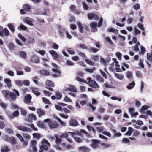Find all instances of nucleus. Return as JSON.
<instances>
[{
  "label": "nucleus",
  "instance_id": "51",
  "mask_svg": "<svg viewBox=\"0 0 152 152\" xmlns=\"http://www.w3.org/2000/svg\"><path fill=\"white\" fill-rule=\"evenodd\" d=\"M137 27L141 30L145 31V29L143 25L141 23H139L137 25Z\"/></svg>",
  "mask_w": 152,
  "mask_h": 152
},
{
  "label": "nucleus",
  "instance_id": "33",
  "mask_svg": "<svg viewBox=\"0 0 152 152\" xmlns=\"http://www.w3.org/2000/svg\"><path fill=\"white\" fill-rule=\"evenodd\" d=\"M85 61L87 64L91 66H94L95 65V63L90 60L86 59H85Z\"/></svg>",
  "mask_w": 152,
  "mask_h": 152
},
{
  "label": "nucleus",
  "instance_id": "53",
  "mask_svg": "<svg viewBox=\"0 0 152 152\" xmlns=\"http://www.w3.org/2000/svg\"><path fill=\"white\" fill-rule=\"evenodd\" d=\"M18 36L23 42H25L26 41V38L24 37L21 34H18Z\"/></svg>",
  "mask_w": 152,
  "mask_h": 152
},
{
  "label": "nucleus",
  "instance_id": "55",
  "mask_svg": "<svg viewBox=\"0 0 152 152\" xmlns=\"http://www.w3.org/2000/svg\"><path fill=\"white\" fill-rule=\"evenodd\" d=\"M55 142L56 143L58 146L61 144V139L59 138H58L56 137V139L55 140Z\"/></svg>",
  "mask_w": 152,
  "mask_h": 152
},
{
  "label": "nucleus",
  "instance_id": "36",
  "mask_svg": "<svg viewBox=\"0 0 152 152\" xmlns=\"http://www.w3.org/2000/svg\"><path fill=\"white\" fill-rule=\"evenodd\" d=\"M1 152H8L10 151L7 146H2L1 147Z\"/></svg>",
  "mask_w": 152,
  "mask_h": 152
},
{
  "label": "nucleus",
  "instance_id": "25",
  "mask_svg": "<svg viewBox=\"0 0 152 152\" xmlns=\"http://www.w3.org/2000/svg\"><path fill=\"white\" fill-rule=\"evenodd\" d=\"M34 138H36L38 140L40 139L41 137V135L40 133H34L32 134Z\"/></svg>",
  "mask_w": 152,
  "mask_h": 152
},
{
  "label": "nucleus",
  "instance_id": "27",
  "mask_svg": "<svg viewBox=\"0 0 152 152\" xmlns=\"http://www.w3.org/2000/svg\"><path fill=\"white\" fill-rule=\"evenodd\" d=\"M46 84L47 86L49 87H53L54 86L53 83L50 80H47L46 82Z\"/></svg>",
  "mask_w": 152,
  "mask_h": 152
},
{
  "label": "nucleus",
  "instance_id": "4",
  "mask_svg": "<svg viewBox=\"0 0 152 152\" xmlns=\"http://www.w3.org/2000/svg\"><path fill=\"white\" fill-rule=\"evenodd\" d=\"M49 52L51 55L54 60H57L60 58V56L58 55L55 51L53 50H50L49 51Z\"/></svg>",
  "mask_w": 152,
  "mask_h": 152
},
{
  "label": "nucleus",
  "instance_id": "10",
  "mask_svg": "<svg viewBox=\"0 0 152 152\" xmlns=\"http://www.w3.org/2000/svg\"><path fill=\"white\" fill-rule=\"evenodd\" d=\"M31 61L34 63H38L39 62V58L36 55H33L31 58Z\"/></svg>",
  "mask_w": 152,
  "mask_h": 152
},
{
  "label": "nucleus",
  "instance_id": "20",
  "mask_svg": "<svg viewBox=\"0 0 152 152\" xmlns=\"http://www.w3.org/2000/svg\"><path fill=\"white\" fill-rule=\"evenodd\" d=\"M40 73L41 75L44 76L49 75L50 74V72L49 71L45 69L41 70Z\"/></svg>",
  "mask_w": 152,
  "mask_h": 152
},
{
  "label": "nucleus",
  "instance_id": "54",
  "mask_svg": "<svg viewBox=\"0 0 152 152\" xmlns=\"http://www.w3.org/2000/svg\"><path fill=\"white\" fill-rule=\"evenodd\" d=\"M140 49L141 52H139V54L140 55L144 54L145 51V50L144 47L143 46H141L140 47Z\"/></svg>",
  "mask_w": 152,
  "mask_h": 152
},
{
  "label": "nucleus",
  "instance_id": "30",
  "mask_svg": "<svg viewBox=\"0 0 152 152\" xmlns=\"http://www.w3.org/2000/svg\"><path fill=\"white\" fill-rule=\"evenodd\" d=\"M20 56L23 59H25L27 57V54L26 52L21 51L19 52Z\"/></svg>",
  "mask_w": 152,
  "mask_h": 152
},
{
  "label": "nucleus",
  "instance_id": "24",
  "mask_svg": "<svg viewBox=\"0 0 152 152\" xmlns=\"http://www.w3.org/2000/svg\"><path fill=\"white\" fill-rule=\"evenodd\" d=\"M135 85L134 82V81L132 82L131 83H130L127 86L126 88L129 90H131L132 89Z\"/></svg>",
  "mask_w": 152,
  "mask_h": 152
},
{
  "label": "nucleus",
  "instance_id": "45",
  "mask_svg": "<svg viewBox=\"0 0 152 152\" xmlns=\"http://www.w3.org/2000/svg\"><path fill=\"white\" fill-rule=\"evenodd\" d=\"M77 24L78 25V27L79 28L80 32L81 33H82L83 29V26L81 24V23L79 22H77Z\"/></svg>",
  "mask_w": 152,
  "mask_h": 152
},
{
  "label": "nucleus",
  "instance_id": "12",
  "mask_svg": "<svg viewBox=\"0 0 152 152\" xmlns=\"http://www.w3.org/2000/svg\"><path fill=\"white\" fill-rule=\"evenodd\" d=\"M88 85L94 88H99V86L98 84L96 82L95 80H92L89 83Z\"/></svg>",
  "mask_w": 152,
  "mask_h": 152
},
{
  "label": "nucleus",
  "instance_id": "44",
  "mask_svg": "<svg viewBox=\"0 0 152 152\" xmlns=\"http://www.w3.org/2000/svg\"><path fill=\"white\" fill-rule=\"evenodd\" d=\"M2 138L4 140L6 141L9 142L10 139V137L8 136L7 135H4L2 137Z\"/></svg>",
  "mask_w": 152,
  "mask_h": 152
},
{
  "label": "nucleus",
  "instance_id": "47",
  "mask_svg": "<svg viewBox=\"0 0 152 152\" xmlns=\"http://www.w3.org/2000/svg\"><path fill=\"white\" fill-rule=\"evenodd\" d=\"M22 134L25 139L29 140L30 139V136L28 134L23 133Z\"/></svg>",
  "mask_w": 152,
  "mask_h": 152
},
{
  "label": "nucleus",
  "instance_id": "7",
  "mask_svg": "<svg viewBox=\"0 0 152 152\" xmlns=\"http://www.w3.org/2000/svg\"><path fill=\"white\" fill-rule=\"evenodd\" d=\"M91 140L92 142V143L91 145L92 147L94 149H96L98 148V144L100 143V141L97 140L92 139Z\"/></svg>",
  "mask_w": 152,
  "mask_h": 152
},
{
  "label": "nucleus",
  "instance_id": "61",
  "mask_svg": "<svg viewBox=\"0 0 152 152\" xmlns=\"http://www.w3.org/2000/svg\"><path fill=\"white\" fill-rule=\"evenodd\" d=\"M43 93L46 96H50L52 94V93L46 90H44L43 91Z\"/></svg>",
  "mask_w": 152,
  "mask_h": 152
},
{
  "label": "nucleus",
  "instance_id": "62",
  "mask_svg": "<svg viewBox=\"0 0 152 152\" xmlns=\"http://www.w3.org/2000/svg\"><path fill=\"white\" fill-rule=\"evenodd\" d=\"M73 138L75 141L78 143L81 142H82V139L79 137H75Z\"/></svg>",
  "mask_w": 152,
  "mask_h": 152
},
{
  "label": "nucleus",
  "instance_id": "37",
  "mask_svg": "<svg viewBox=\"0 0 152 152\" xmlns=\"http://www.w3.org/2000/svg\"><path fill=\"white\" fill-rule=\"evenodd\" d=\"M96 69V68L94 67H93L92 69H91L88 68H85L84 69L85 71L90 73H93L94 72L93 71L94 70H95Z\"/></svg>",
  "mask_w": 152,
  "mask_h": 152
},
{
  "label": "nucleus",
  "instance_id": "43",
  "mask_svg": "<svg viewBox=\"0 0 152 152\" xmlns=\"http://www.w3.org/2000/svg\"><path fill=\"white\" fill-rule=\"evenodd\" d=\"M15 83L18 86H22L23 85V83L21 80H15Z\"/></svg>",
  "mask_w": 152,
  "mask_h": 152
},
{
  "label": "nucleus",
  "instance_id": "31",
  "mask_svg": "<svg viewBox=\"0 0 152 152\" xmlns=\"http://www.w3.org/2000/svg\"><path fill=\"white\" fill-rule=\"evenodd\" d=\"M9 142H10L11 144L13 145H15L17 143L16 140L13 137H10V139Z\"/></svg>",
  "mask_w": 152,
  "mask_h": 152
},
{
  "label": "nucleus",
  "instance_id": "15",
  "mask_svg": "<svg viewBox=\"0 0 152 152\" xmlns=\"http://www.w3.org/2000/svg\"><path fill=\"white\" fill-rule=\"evenodd\" d=\"M69 124L70 126L74 127L76 126L79 125L78 121L77 120L74 119L70 120Z\"/></svg>",
  "mask_w": 152,
  "mask_h": 152
},
{
  "label": "nucleus",
  "instance_id": "18",
  "mask_svg": "<svg viewBox=\"0 0 152 152\" xmlns=\"http://www.w3.org/2000/svg\"><path fill=\"white\" fill-rule=\"evenodd\" d=\"M19 112L18 111L14 112L12 114L8 115V117L11 119H13L14 117H17L19 115Z\"/></svg>",
  "mask_w": 152,
  "mask_h": 152
},
{
  "label": "nucleus",
  "instance_id": "35",
  "mask_svg": "<svg viewBox=\"0 0 152 152\" xmlns=\"http://www.w3.org/2000/svg\"><path fill=\"white\" fill-rule=\"evenodd\" d=\"M100 49L95 48L93 47H91L90 48H88V50L90 52L96 53Z\"/></svg>",
  "mask_w": 152,
  "mask_h": 152
},
{
  "label": "nucleus",
  "instance_id": "59",
  "mask_svg": "<svg viewBox=\"0 0 152 152\" xmlns=\"http://www.w3.org/2000/svg\"><path fill=\"white\" fill-rule=\"evenodd\" d=\"M82 4L84 9L86 10H88L89 8V7L87 4L85 2H83Z\"/></svg>",
  "mask_w": 152,
  "mask_h": 152
},
{
  "label": "nucleus",
  "instance_id": "1",
  "mask_svg": "<svg viewBox=\"0 0 152 152\" xmlns=\"http://www.w3.org/2000/svg\"><path fill=\"white\" fill-rule=\"evenodd\" d=\"M41 143L42 145L40 147V151L39 152H43V151H47L48 150V147L50 146V145L49 142L45 139H43Z\"/></svg>",
  "mask_w": 152,
  "mask_h": 152
},
{
  "label": "nucleus",
  "instance_id": "3",
  "mask_svg": "<svg viewBox=\"0 0 152 152\" xmlns=\"http://www.w3.org/2000/svg\"><path fill=\"white\" fill-rule=\"evenodd\" d=\"M36 120L37 117L36 115L33 114H29L25 119L26 121L30 122L32 121V120Z\"/></svg>",
  "mask_w": 152,
  "mask_h": 152
},
{
  "label": "nucleus",
  "instance_id": "60",
  "mask_svg": "<svg viewBox=\"0 0 152 152\" xmlns=\"http://www.w3.org/2000/svg\"><path fill=\"white\" fill-rule=\"evenodd\" d=\"M57 119L58 121L60 123V124L62 126H66V124L65 123L63 122L62 121L61 119L59 118H58Z\"/></svg>",
  "mask_w": 152,
  "mask_h": 152
},
{
  "label": "nucleus",
  "instance_id": "5",
  "mask_svg": "<svg viewBox=\"0 0 152 152\" xmlns=\"http://www.w3.org/2000/svg\"><path fill=\"white\" fill-rule=\"evenodd\" d=\"M88 18L90 20L94 19L95 20H98L99 17L97 15L94 13H89L87 15Z\"/></svg>",
  "mask_w": 152,
  "mask_h": 152
},
{
  "label": "nucleus",
  "instance_id": "49",
  "mask_svg": "<svg viewBox=\"0 0 152 152\" xmlns=\"http://www.w3.org/2000/svg\"><path fill=\"white\" fill-rule=\"evenodd\" d=\"M126 77L128 79L131 78L132 76V72L128 71L126 72Z\"/></svg>",
  "mask_w": 152,
  "mask_h": 152
},
{
  "label": "nucleus",
  "instance_id": "40",
  "mask_svg": "<svg viewBox=\"0 0 152 152\" xmlns=\"http://www.w3.org/2000/svg\"><path fill=\"white\" fill-rule=\"evenodd\" d=\"M66 29L64 28H61L59 30V33L61 36H63L65 33H66Z\"/></svg>",
  "mask_w": 152,
  "mask_h": 152
},
{
  "label": "nucleus",
  "instance_id": "23",
  "mask_svg": "<svg viewBox=\"0 0 152 152\" xmlns=\"http://www.w3.org/2000/svg\"><path fill=\"white\" fill-rule=\"evenodd\" d=\"M32 92L36 96H39L40 95V93L38 91V89L37 88H31Z\"/></svg>",
  "mask_w": 152,
  "mask_h": 152
},
{
  "label": "nucleus",
  "instance_id": "8",
  "mask_svg": "<svg viewBox=\"0 0 152 152\" xmlns=\"http://www.w3.org/2000/svg\"><path fill=\"white\" fill-rule=\"evenodd\" d=\"M24 21L28 24L31 26H34L33 24L34 20L31 18L26 17L24 20Z\"/></svg>",
  "mask_w": 152,
  "mask_h": 152
},
{
  "label": "nucleus",
  "instance_id": "13",
  "mask_svg": "<svg viewBox=\"0 0 152 152\" xmlns=\"http://www.w3.org/2000/svg\"><path fill=\"white\" fill-rule=\"evenodd\" d=\"M32 97L30 94L26 95L24 98L23 101L24 102L27 104L29 103L31 101Z\"/></svg>",
  "mask_w": 152,
  "mask_h": 152
},
{
  "label": "nucleus",
  "instance_id": "64",
  "mask_svg": "<svg viewBox=\"0 0 152 152\" xmlns=\"http://www.w3.org/2000/svg\"><path fill=\"white\" fill-rule=\"evenodd\" d=\"M98 56L97 55H94L91 57L92 59L95 61H97L99 59Z\"/></svg>",
  "mask_w": 152,
  "mask_h": 152
},
{
  "label": "nucleus",
  "instance_id": "50",
  "mask_svg": "<svg viewBox=\"0 0 152 152\" xmlns=\"http://www.w3.org/2000/svg\"><path fill=\"white\" fill-rule=\"evenodd\" d=\"M42 100L43 102L45 104H50L51 103L50 101L47 99L43 97L42 98Z\"/></svg>",
  "mask_w": 152,
  "mask_h": 152
},
{
  "label": "nucleus",
  "instance_id": "58",
  "mask_svg": "<svg viewBox=\"0 0 152 152\" xmlns=\"http://www.w3.org/2000/svg\"><path fill=\"white\" fill-rule=\"evenodd\" d=\"M76 79L78 81H80V82H82L83 83H87V82L85 80L79 77H77L76 78Z\"/></svg>",
  "mask_w": 152,
  "mask_h": 152
},
{
  "label": "nucleus",
  "instance_id": "26",
  "mask_svg": "<svg viewBox=\"0 0 152 152\" xmlns=\"http://www.w3.org/2000/svg\"><path fill=\"white\" fill-rule=\"evenodd\" d=\"M147 60L152 64V54L151 53H147Z\"/></svg>",
  "mask_w": 152,
  "mask_h": 152
},
{
  "label": "nucleus",
  "instance_id": "48",
  "mask_svg": "<svg viewBox=\"0 0 152 152\" xmlns=\"http://www.w3.org/2000/svg\"><path fill=\"white\" fill-rule=\"evenodd\" d=\"M133 8L136 10H138L140 9V6L139 4L136 3L133 6Z\"/></svg>",
  "mask_w": 152,
  "mask_h": 152
},
{
  "label": "nucleus",
  "instance_id": "52",
  "mask_svg": "<svg viewBox=\"0 0 152 152\" xmlns=\"http://www.w3.org/2000/svg\"><path fill=\"white\" fill-rule=\"evenodd\" d=\"M0 105L3 109H6L7 106V104L3 102H1L0 103Z\"/></svg>",
  "mask_w": 152,
  "mask_h": 152
},
{
  "label": "nucleus",
  "instance_id": "57",
  "mask_svg": "<svg viewBox=\"0 0 152 152\" xmlns=\"http://www.w3.org/2000/svg\"><path fill=\"white\" fill-rule=\"evenodd\" d=\"M16 136L18 137L21 142H23L24 139L22 136L19 133H17L16 134Z\"/></svg>",
  "mask_w": 152,
  "mask_h": 152
},
{
  "label": "nucleus",
  "instance_id": "16",
  "mask_svg": "<svg viewBox=\"0 0 152 152\" xmlns=\"http://www.w3.org/2000/svg\"><path fill=\"white\" fill-rule=\"evenodd\" d=\"M66 90L68 91L74 93H77V90L75 87L72 85L69 86V87L66 88Z\"/></svg>",
  "mask_w": 152,
  "mask_h": 152
},
{
  "label": "nucleus",
  "instance_id": "17",
  "mask_svg": "<svg viewBox=\"0 0 152 152\" xmlns=\"http://www.w3.org/2000/svg\"><path fill=\"white\" fill-rule=\"evenodd\" d=\"M49 126L50 128L52 129L57 128L58 126V123L55 122H50L49 123Z\"/></svg>",
  "mask_w": 152,
  "mask_h": 152
},
{
  "label": "nucleus",
  "instance_id": "39",
  "mask_svg": "<svg viewBox=\"0 0 152 152\" xmlns=\"http://www.w3.org/2000/svg\"><path fill=\"white\" fill-rule=\"evenodd\" d=\"M133 131V129L131 127H129L128 128V131L125 134L128 136H130L132 134Z\"/></svg>",
  "mask_w": 152,
  "mask_h": 152
},
{
  "label": "nucleus",
  "instance_id": "46",
  "mask_svg": "<svg viewBox=\"0 0 152 152\" xmlns=\"http://www.w3.org/2000/svg\"><path fill=\"white\" fill-rule=\"evenodd\" d=\"M18 29L19 30H20L22 29L23 30H26L27 29V27L25 26L24 25L21 24L20 26V27L19 28V27H18Z\"/></svg>",
  "mask_w": 152,
  "mask_h": 152
},
{
  "label": "nucleus",
  "instance_id": "22",
  "mask_svg": "<svg viewBox=\"0 0 152 152\" xmlns=\"http://www.w3.org/2000/svg\"><path fill=\"white\" fill-rule=\"evenodd\" d=\"M23 8L26 12H29L31 9L30 6L28 4L23 5Z\"/></svg>",
  "mask_w": 152,
  "mask_h": 152
},
{
  "label": "nucleus",
  "instance_id": "19",
  "mask_svg": "<svg viewBox=\"0 0 152 152\" xmlns=\"http://www.w3.org/2000/svg\"><path fill=\"white\" fill-rule=\"evenodd\" d=\"M79 150L81 152H89L90 151L89 148L86 146L80 147Z\"/></svg>",
  "mask_w": 152,
  "mask_h": 152
},
{
  "label": "nucleus",
  "instance_id": "11",
  "mask_svg": "<svg viewBox=\"0 0 152 152\" xmlns=\"http://www.w3.org/2000/svg\"><path fill=\"white\" fill-rule=\"evenodd\" d=\"M97 23L96 22H93L90 24V27L92 32H95L97 31Z\"/></svg>",
  "mask_w": 152,
  "mask_h": 152
},
{
  "label": "nucleus",
  "instance_id": "56",
  "mask_svg": "<svg viewBox=\"0 0 152 152\" xmlns=\"http://www.w3.org/2000/svg\"><path fill=\"white\" fill-rule=\"evenodd\" d=\"M56 99L57 100H59L62 97V94L58 92H57L56 93Z\"/></svg>",
  "mask_w": 152,
  "mask_h": 152
},
{
  "label": "nucleus",
  "instance_id": "41",
  "mask_svg": "<svg viewBox=\"0 0 152 152\" xmlns=\"http://www.w3.org/2000/svg\"><path fill=\"white\" fill-rule=\"evenodd\" d=\"M101 145L104 148H110L111 147V144H105L104 143H102Z\"/></svg>",
  "mask_w": 152,
  "mask_h": 152
},
{
  "label": "nucleus",
  "instance_id": "63",
  "mask_svg": "<svg viewBox=\"0 0 152 152\" xmlns=\"http://www.w3.org/2000/svg\"><path fill=\"white\" fill-rule=\"evenodd\" d=\"M23 84L26 86H29L30 85V82L28 80H25L23 81Z\"/></svg>",
  "mask_w": 152,
  "mask_h": 152
},
{
  "label": "nucleus",
  "instance_id": "32",
  "mask_svg": "<svg viewBox=\"0 0 152 152\" xmlns=\"http://www.w3.org/2000/svg\"><path fill=\"white\" fill-rule=\"evenodd\" d=\"M96 79L97 81L100 83H102L104 81V79L99 75H97L96 76Z\"/></svg>",
  "mask_w": 152,
  "mask_h": 152
},
{
  "label": "nucleus",
  "instance_id": "28",
  "mask_svg": "<svg viewBox=\"0 0 152 152\" xmlns=\"http://www.w3.org/2000/svg\"><path fill=\"white\" fill-rule=\"evenodd\" d=\"M7 26L11 31L13 33L15 32V27L11 23H9L7 25Z\"/></svg>",
  "mask_w": 152,
  "mask_h": 152
},
{
  "label": "nucleus",
  "instance_id": "29",
  "mask_svg": "<svg viewBox=\"0 0 152 152\" xmlns=\"http://www.w3.org/2000/svg\"><path fill=\"white\" fill-rule=\"evenodd\" d=\"M4 82L7 83V86L9 88L11 86V80L10 79H5L4 80Z\"/></svg>",
  "mask_w": 152,
  "mask_h": 152
},
{
  "label": "nucleus",
  "instance_id": "42",
  "mask_svg": "<svg viewBox=\"0 0 152 152\" xmlns=\"http://www.w3.org/2000/svg\"><path fill=\"white\" fill-rule=\"evenodd\" d=\"M114 75L116 78L119 80H121L122 79L124 78V76L122 75H120L117 73H115Z\"/></svg>",
  "mask_w": 152,
  "mask_h": 152
},
{
  "label": "nucleus",
  "instance_id": "14",
  "mask_svg": "<svg viewBox=\"0 0 152 152\" xmlns=\"http://www.w3.org/2000/svg\"><path fill=\"white\" fill-rule=\"evenodd\" d=\"M37 113L38 114L39 117L43 116L46 114V112L42 109L39 108L37 109Z\"/></svg>",
  "mask_w": 152,
  "mask_h": 152
},
{
  "label": "nucleus",
  "instance_id": "38",
  "mask_svg": "<svg viewBox=\"0 0 152 152\" xmlns=\"http://www.w3.org/2000/svg\"><path fill=\"white\" fill-rule=\"evenodd\" d=\"M149 107L147 106L146 105L142 106L140 110L141 113H145L144 112V111L147 110L148 109Z\"/></svg>",
  "mask_w": 152,
  "mask_h": 152
},
{
  "label": "nucleus",
  "instance_id": "9",
  "mask_svg": "<svg viewBox=\"0 0 152 152\" xmlns=\"http://www.w3.org/2000/svg\"><path fill=\"white\" fill-rule=\"evenodd\" d=\"M17 128L19 130L23 132H30L31 131L30 128L22 125L18 126Z\"/></svg>",
  "mask_w": 152,
  "mask_h": 152
},
{
  "label": "nucleus",
  "instance_id": "21",
  "mask_svg": "<svg viewBox=\"0 0 152 152\" xmlns=\"http://www.w3.org/2000/svg\"><path fill=\"white\" fill-rule=\"evenodd\" d=\"M107 31L109 32L113 33L116 34L118 33V30L114 28H108Z\"/></svg>",
  "mask_w": 152,
  "mask_h": 152
},
{
  "label": "nucleus",
  "instance_id": "34",
  "mask_svg": "<svg viewBox=\"0 0 152 152\" xmlns=\"http://www.w3.org/2000/svg\"><path fill=\"white\" fill-rule=\"evenodd\" d=\"M10 91L9 90H5L2 91V93L4 96L7 98L9 95H10Z\"/></svg>",
  "mask_w": 152,
  "mask_h": 152
},
{
  "label": "nucleus",
  "instance_id": "6",
  "mask_svg": "<svg viewBox=\"0 0 152 152\" xmlns=\"http://www.w3.org/2000/svg\"><path fill=\"white\" fill-rule=\"evenodd\" d=\"M10 32L7 28H4L2 31H0V36L3 37L4 35L6 36H8L10 34Z\"/></svg>",
  "mask_w": 152,
  "mask_h": 152
},
{
  "label": "nucleus",
  "instance_id": "2",
  "mask_svg": "<svg viewBox=\"0 0 152 152\" xmlns=\"http://www.w3.org/2000/svg\"><path fill=\"white\" fill-rule=\"evenodd\" d=\"M13 91L14 92H10V96L12 99L15 100L16 99V96H19L20 95L19 92L16 89H13Z\"/></svg>",
  "mask_w": 152,
  "mask_h": 152
}]
</instances>
